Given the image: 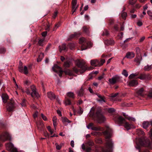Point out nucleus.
I'll list each match as a JSON object with an SVG mask.
<instances>
[{"label":"nucleus","instance_id":"1","mask_svg":"<svg viewBox=\"0 0 152 152\" xmlns=\"http://www.w3.org/2000/svg\"><path fill=\"white\" fill-rule=\"evenodd\" d=\"M104 134L105 136L106 142L104 148H102V152H110L113 147V143L110 138L112 134L111 130L108 129Z\"/></svg>","mask_w":152,"mask_h":152},{"label":"nucleus","instance_id":"2","mask_svg":"<svg viewBox=\"0 0 152 152\" xmlns=\"http://www.w3.org/2000/svg\"><path fill=\"white\" fill-rule=\"evenodd\" d=\"M75 63L77 65L80 67L82 70H79L76 68L74 67L73 68V70L75 72L77 73L79 72L82 73L85 71L86 68L84 66V65L85 63L84 61L78 59L76 61Z\"/></svg>","mask_w":152,"mask_h":152},{"label":"nucleus","instance_id":"3","mask_svg":"<svg viewBox=\"0 0 152 152\" xmlns=\"http://www.w3.org/2000/svg\"><path fill=\"white\" fill-rule=\"evenodd\" d=\"M96 116L97 117L98 121L99 123L102 122L104 121L106 119L105 117L101 113L100 110H98L96 113Z\"/></svg>","mask_w":152,"mask_h":152},{"label":"nucleus","instance_id":"4","mask_svg":"<svg viewBox=\"0 0 152 152\" xmlns=\"http://www.w3.org/2000/svg\"><path fill=\"white\" fill-rule=\"evenodd\" d=\"M31 89L32 91L31 93V96L33 98L36 97L37 98L39 97V95L36 91V88L34 85H32L31 86Z\"/></svg>","mask_w":152,"mask_h":152},{"label":"nucleus","instance_id":"5","mask_svg":"<svg viewBox=\"0 0 152 152\" xmlns=\"http://www.w3.org/2000/svg\"><path fill=\"white\" fill-rule=\"evenodd\" d=\"M53 70L56 73H58L59 76L61 77L63 71L61 70V68L57 65H54L52 68Z\"/></svg>","mask_w":152,"mask_h":152},{"label":"nucleus","instance_id":"6","mask_svg":"<svg viewBox=\"0 0 152 152\" xmlns=\"http://www.w3.org/2000/svg\"><path fill=\"white\" fill-rule=\"evenodd\" d=\"M0 138L3 142H4L8 139L10 141L11 140V137L7 132H5L2 134L0 136Z\"/></svg>","mask_w":152,"mask_h":152},{"label":"nucleus","instance_id":"7","mask_svg":"<svg viewBox=\"0 0 152 152\" xmlns=\"http://www.w3.org/2000/svg\"><path fill=\"white\" fill-rule=\"evenodd\" d=\"M86 127L88 129H91L95 131H102L103 130L99 126H94V124L93 123H91L89 124Z\"/></svg>","mask_w":152,"mask_h":152},{"label":"nucleus","instance_id":"8","mask_svg":"<svg viewBox=\"0 0 152 152\" xmlns=\"http://www.w3.org/2000/svg\"><path fill=\"white\" fill-rule=\"evenodd\" d=\"M15 107L14 102L13 101L11 100L10 102L8 103L7 106V110L11 112L12 111Z\"/></svg>","mask_w":152,"mask_h":152},{"label":"nucleus","instance_id":"9","mask_svg":"<svg viewBox=\"0 0 152 152\" xmlns=\"http://www.w3.org/2000/svg\"><path fill=\"white\" fill-rule=\"evenodd\" d=\"M72 12L73 15L78 7V5L77 4V1L72 0Z\"/></svg>","mask_w":152,"mask_h":152},{"label":"nucleus","instance_id":"10","mask_svg":"<svg viewBox=\"0 0 152 152\" xmlns=\"http://www.w3.org/2000/svg\"><path fill=\"white\" fill-rule=\"evenodd\" d=\"M138 78L141 80L148 79L150 78V76L149 74H141L138 77Z\"/></svg>","mask_w":152,"mask_h":152},{"label":"nucleus","instance_id":"11","mask_svg":"<svg viewBox=\"0 0 152 152\" xmlns=\"http://www.w3.org/2000/svg\"><path fill=\"white\" fill-rule=\"evenodd\" d=\"M118 78L119 77L117 75H116L113 77L111 78L109 80V81L110 84H113L116 83Z\"/></svg>","mask_w":152,"mask_h":152},{"label":"nucleus","instance_id":"12","mask_svg":"<svg viewBox=\"0 0 152 152\" xmlns=\"http://www.w3.org/2000/svg\"><path fill=\"white\" fill-rule=\"evenodd\" d=\"M92 66H99V61L97 60H91L90 62Z\"/></svg>","mask_w":152,"mask_h":152},{"label":"nucleus","instance_id":"13","mask_svg":"<svg viewBox=\"0 0 152 152\" xmlns=\"http://www.w3.org/2000/svg\"><path fill=\"white\" fill-rule=\"evenodd\" d=\"M123 126L127 130H129L132 128V125L131 124H129L126 121L124 122Z\"/></svg>","mask_w":152,"mask_h":152},{"label":"nucleus","instance_id":"14","mask_svg":"<svg viewBox=\"0 0 152 152\" xmlns=\"http://www.w3.org/2000/svg\"><path fill=\"white\" fill-rule=\"evenodd\" d=\"M6 146L7 149L10 151L14 148L13 144L11 142L6 144Z\"/></svg>","mask_w":152,"mask_h":152},{"label":"nucleus","instance_id":"15","mask_svg":"<svg viewBox=\"0 0 152 152\" xmlns=\"http://www.w3.org/2000/svg\"><path fill=\"white\" fill-rule=\"evenodd\" d=\"M138 83V82L136 80H132L129 82L128 85L130 86H134L137 85Z\"/></svg>","mask_w":152,"mask_h":152},{"label":"nucleus","instance_id":"16","mask_svg":"<svg viewBox=\"0 0 152 152\" xmlns=\"http://www.w3.org/2000/svg\"><path fill=\"white\" fill-rule=\"evenodd\" d=\"M47 96L48 98L51 100H53L55 99V94L51 92H48L47 93Z\"/></svg>","mask_w":152,"mask_h":152},{"label":"nucleus","instance_id":"17","mask_svg":"<svg viewBox=\"0 0 152 152\" xmlns=\"http://www.w3.org/2000/svg\"><path fill=\"white\" fill-rule=\"evenodd\" d=\"M142 59V57L141 56H138L135 58L134 61L137 63V65H139L140 64V61Z\"/></svg>","mask_w":152,"mask_h":152},{"label":"nucleus","instance_id":"18","mask_svg":"<svg viewBox=\"0 0 152 152\" xmlns=\"http://www.w3.org/2000/svg\"><path fill=\"white\" fill-rule=\"evenodd\" d=\"M1 98L3 100V102L5 103L7 102V100L8 99V96L6 94H3L1 96Z\"/></svg>","mask_w":152,"mask_h":152},{"label":"nucleus","instance_id":"19","mask_svg":"<svg viewBox=\"0 0 152 152\" xmlns=\"http://www.w3.org/2000/svg\"><path fill=\"white\" fill-rule=\"evenodd\" d=\"M134 57V54L133 52H128L126 54V57L129 58H132Z\"/></svg>","mask_w":152,"mask_h":152},{"label":"nucleus","instance_id":"20","mask_svg":"<svg viewBox=\"0 0 152 152\" xmlns=\"http://www.w3.org/2000/svg\"><path fill=\"white\" fill-rule=\"evenodd\" d=\"M142 125L143 128L146 129L150 125V123L148 121H144L143 122Z\"/></svg>","mask_w":152,"mask_h":152},{"label":"nucleus","instance_id":"21","mask_svg":"<svg viewBox=\"0 0 152 152\" xmlns=\"http://www.w3.org/2000/svg\"><path fill=\"white\" fill-rule=\"evenodd\" d=\"M136 144L137 145V146L136 147V148L137 149H139L140 148V145H143L142 143L141 140L139 139H137L136 140Z\"/></svg>","mask_w":152,"mask_h":152},{"label":"nucleus","instance_id":"22","mask_svg":"<svg viewBox=\"0 0 152 152\" xmlns=\"http://www.w3.org/2000/svg\"><path fill=\"white\" fill-rule=\"evenodd\" d=\"M118 119L119 123L121 124H124V122L125 121V119L121 116H119L118 117Z\"/></svg>","mask_w":152,"mask_h":152},{"label":"nucleus","instance_id":"23","mask_svg":"<svg viewBox=\"0 0 152 152\" xmlns=\"http://www.w3.org/2000/svg\"><path fill=\"white\" fill-rule=\"evenodd\" d=\"M57 119L56 117L54 116L53 117V125L54 126L55 129H56V126H57Z\"/></svg>","mask_w":152,"mask_h":152},{"label":"nucleus","instance_id":"24","mask_svg":"<svg viewBox=\"0 0 152 152\" xmlns=\"http://www.w3.org/2000/svg\"><path fill=\"white\" fill-rule=\"evenodd\" d=\"M59 48L60 52H61L62 50H65L66 48V44H63L61 46H59Z\"/></svg>","mask_w":152,"mask_h":152},{"label":"nucleus","instance_id":"25","mask_svg":"<svg viewBox=\"0 0 152 152\" xmlns=\"http://www.w3.org/2000/svg\"><path fill=\"white\" fill-rule=\"evenodd\" d=\"M44 53H41L37 60V61L38 62H40L44 58Z\"/></svg>","mask_w":152,"mask_h":152},{"label":"nucleus","instance_id":"26","mask_svg":"<svg viewBox=\"0 0 152 152\" xmlns=\"http://www.w3.org/2000/svg\"><path fill=\"white\" fill-rule=\"evenodd\" d=\"M67 96L72 98H74V94L72 92H69L67 93Z\"/></svg>","mask_w":152,"mask_h":152},{"label":"nucleus","instance_id":"27","mask_svg":"<svg viewBox=\"0 0 152 152\" xmlns=\"http://www.w3.org/2000/svg\"><path fill=\"white\" fill-rule=\"evenodd\" d=\"M105 97L104 96H103V97L100 99H99L97 100L98 102L99 103L101 104H102L104 102H105Z\"/></svg>","mask_w":152,"mask_h":152},{"label":"nucleus","instance_id":"28","mask_svg":"<svg viewBox=\"0 0 152 152\" xmlns=\"http://www.w3.org/2000/svg\"><path fill=\"white\" fill-rule=\"evenodd\" d=\"M55 145L56 149L57 150H59L61 149L62 145H63V144L61 143L60 145H58L57 143H56L55 144Z\"/></svg>","mask_w":152,"mask_h":152},{"label":"nucleus","instance_id":"29","mask_svg":"<svg viewBox=\"0 0 152 152\" xmlns=\"http://www.w3.org/2000/svg\"><path fill=\"white\" fill-rule=\"evenodd\" d=\"M152 68L151 65H147L144 67V69L145 71H149Z\"/></svg>","mask_w":152,"mask_h":152},{"label":"nucleus","instance_id":"30","mask_svg":"<svg viewBox=\"0 0 152 152\" xmlns=\"http://www.w3.org/2000/svg\"><path fill=\"white\" fill-rule=\"evenodd\" d=\"M121 16L123 19H125L127 16V14L125 12H122L121 13Z\"/></svg>","mask_w":152,"mask_h":152},{"label":"nucleus","instance_id":"31","mask_svg":"<svg viewBox=\"0 0 152 152\" xmlns=\"http://www.w3.org/2000/svg\"><path fill=\"white\" fill-rule=\"evenodd\" d=\"M6 51V50L5 48L2 47L0 48V54H4L5 53Z\"/></svg>","mask_w":152,"mask_h":152},{"label":"nucleus","instance_id":"32","mask_svg":"<svg viewBox=\"0 0 152 152\" xmlns=\"http://www.w3.org/2000/svg\"><path fill=\"white\" fill-rule=\"evenodd\" d=\"M78 94L79 96H82L83 94V90L82 88H81L80 90L78 92Z\"/></svg>","mask_w":152,"mask_h":152},{"label":"nucleus","instance_id":"33","mask_svg":"<svg viewBox=\"0 0 152 152\" xmlns=\"http://www.w3.org/2000/svg\"><path fill=\"white\" fill-rule=\"evenodd\" d=\"M80 35V33H75L73 34H72L70 36V38H73L75 36H78Z\"/></svg>","mask_w":152,"mask_h":152},{"label":"nucleus","instance_id":"34","mask_svg":"<svg viewBox=\"0 0 152 152\" xmlns=\"http://www.w3.org/2000/svg\"><path fill=\"white\" fill-rule=\"evenodd\" d=\"M61 120L63 124H65V125H66V118L65 117H62Z\"/></svg>","mask_w":152,"mask_h":152},{"label":"nucleus","instance_id":"35","mask_svg":"<svg viewBox=\"0 0 152 152\" xmlns=\"http://www.w3.org/2000/svg\"><path fill=\"white\" fill-rule=\"evenodd\" d=\"M72 61L73 60L72 59H69L68 60H67V67L72 65Z\"/></svg>","mask_w":152,"mask_h":152},{"label":"nucleus","instance_id":"36","mask_svg":"<svg viewBox=\"0 0 152 152\" xmlns=\"http://www.w3.org/2000/svg\"><path fill=\"white\" fill-rule=\"evenodd\" d=\"M68 75L70 76H72L74 75L73 72L70 70H67V75Z\"/></svg>","mask_w":152,"mask_h":152},{"label":"nucleus","instance_id":"37","mask_svg":"<svg viewBox=\"0 0 152 152\" xmlns=\"http://www.w3.org/2000/svg\"><path fill=\"white\" fill-rule=\"evenodd\" d=\"M44 40L43 39H40L39 40L38 42V45L40 46H42L43 45V42Z\"/></svg>","mask_w":152,"mask_h":152},{"label":"nucleus","instance_id":"38","mask_svg":"<svg viewBox=\"0 0 152 152\" xmlns=\"http://www.w3.org/2000/svg\"><path fill=\"white\" fill-rule=\"evenodd\" d=\"M23 71H24V74L25 75H27L28 73V71L26 66H24Z\"/></svg>","mask_w":152,"mask_h":152},{"label":"nucleus","instance_id":"39","mask_svg":"<svg viewBox=\"0 0 152 152\" xmlns=\"http://www.w3.org/2000/svg\"><path fill=\"white\" fill-rule=\"evenodd\" d=\"M18 69L19 71L20 72H23V69L22 63H21V65H19L18 66Z\"/></svg>","mask_w":152,"mask_h":152},{"label":"nucleus","instance_id":"40","mask_svg":"<svg viewBox=\"0 0 152 152\" xmlns=\"http://www.w3.org/2000/svg\"><path fill=\"white\" fill-rule=\"evenodd\" d=\"M137 75V74L136 73H133L131 74L129 77V79H132L135 76Z\"/></svg>","mask_w":152,"mask_h":152},{"label":"nucleus","instance_id":"41","mask_svg":"<svg viewBox=\"0 0 152 152\" xmlns=\"http://www.w3.org/2000/svg\"><path fill=\"white\" fill-rule=\"evenodd\" d=\"M122 73L123 75H124L126 77H127L128 76V73L127 71L125 70H123Z\"/></svg>","mask_w":152,"mask_h":152},{"label":"nucleus","instance_id":"42","mask_svg":"<svg viewBox=\"0 0 152 152\" xmlns=\"http://www.w3.org/2000/svg\"><path fill=\"white\" fill-rule=\"evenodd\" d=\"M144 89L143 88H141L140 89H139L138 91L137 92V93L140 95H141Z\"/></svg>","mask_w":152,"mask_h":152},{"label":"nucleus","instance_id":"43","mask_svg":"<svg viewBox=\"0 0 152 152\" xmlns=\"http://www.w3.org/2000/svg\"><path fill=\"white\" fill-rule=\"evenodd\" d=\"M137 132L139 134V135H143L144 134V132L140 129H138V130H137Z\"/></svg>","mask_w":152,"mask_h":152},{"label":"nucleus","instance_id":"44","mask_svg":"<svg viewBox=\"0 0 152 152\" xmlns=\"http://www.w3.org/2000/svg\"><path fill=\"white\" fill-rule=\"evenodd\" d=\"M86 40V39L83 37L80 38L79 42L80 43L82 44Z\"/></svg>","mask_w":152,"mask_h":152},{"label":"nucleus","instance_id":"45","mask_svg":"<svg viewBox=\"0 0 152 152\" xmlns=\"http://www.w3.org/2000/svg\"><path fill=\"white\" fill-rule=\"evenodd\" d=\"M115 110L113 108H110L108 109V111L109 113H113L115 111Z\"/></svg>","mask_w":152,"mask_h":152},{"label":"nucleus","instance_id":"46","mask_svg":"<svg viewBox=\"0 0 152 152\" xmlns=\"http://www.w3.org/2000/svg\"><path fill=\"white\" fill-rule=\"evenodd\" d=\"M137 0H129L130 4L132 5L134 4L136 2Z\"/></svg>","mask_w":152,"mask_h":152},{"label":"nucleus","instance_id":"47","mask_svg":"<svg viewBox=\"0 0 152 152\" xmlns=\"http://www.w3.org/2000/svg\"><path fill=\"white\" fill-rule=\"evenodd\" d=\"M105 60L104 59H102L100 62H99V66H101L103 65V64L105 62Z\"/></svg>","mask_w":152,"mask_h":152},{"label":"nucleus","instance_id":"48","mask_svg":"<svg viewBox=\"0 0 152 152\" xmlns=\"http://www.w3.org/2000/svg\"><path fill=\"white\" fill-rule=\"evenodd\" d=\"M51 46V44H49L46 47V48L45 49V51H48L50 48V47Z\"/></svg>","mask_w":152,"mask_h":152},{"label":"nucleus","instance_id":"49","mask_svg":"<svg viewBox=\"0 0 152 152\" xmlns=\"http://www.w3.org/2000/svg\"><path fill=\"white\" fill-rule=\"evenodd\" d=\"M137 24L138 26H140L142 25V23L141 21L139 20L137 22Z\"/></svg>","mask_w":152,"mask_h":152},{"label":"nucleus","instance_id":"50","mask_svg":"<svg viewBox=\"0 0 152 152\" xmlns=\"http://www.w3.org/2000/svg\"><path fill=\"white\" fill-rule=\"evenodd\" d=\"M58 12L56 11H55L54 12V14H53V18H55L57 16V14H58Z\"/></svg>","mask_w":152,"mask_h":152},{"label":"nucleus","instance_id":"51","mask_svg":"<svg viewBox=\"0 0 152 152\" xmlns=\"http://www.w3.org/2000/svg\"><path fill=\"white\" fill-rule=\"evenodd\" d=\"M60 26V24L59 23H57L55 25L54 28L53 30H56L57 28H58Z\"/></svg>","mask_w":152,"mask_h":152},{"label":"nucleus","instance_id":"52","mask_svg":"<svg viewBox=\"0 0 152 152\" xmlns=\"http://www.w3.org/2000/svg\"><path fill=\"white\" fill-rule=\"evenodd\" d=\"M30 83V82L28 80H26L24 81V84L26 85H29Z\"/></svg>","mask_w":152,"mask_h":152},{"label":"nucleus","instance_id":"53","mask_svg":"<svg viewBox=\"0 0 152 152\" xmlns=\"http://www.w3.org/2000/svg\"><path fill=\"white\" fill-rule=\"evenodd\" d=\"M136 51L137 54L140 53V49L138 47L136 48Z\"/></svg>","mask_w":152,"mask_h":152},{"label":"nucleus","instance_id":"54","mask_svg":"<svg viewBox=\"0 0 152 152\" xmlns=\"http://www.w3.org/2000/svg\"><path fill=\"white\" fill-rule=\"evenodd\" d=\"M87 48V47H85V46L83 45L81 46V50H85Z\"/></svg>","mask_w":152,"mask_h":152},{"label":"nucleus","instance_id":"55","mask_svg":"<svg viewBox=\"0 0 152 152\" xmlns=\"http://www.w3.org/2000/svg\"><path fill=\"white\" fill-rule=\"evenodd\" d=\"M87 45L88 48H89L92 46V44L91 42H89L87 43Z\"/></svg>","mask_w":152,"mask_h":152},{"label":"nucleus","instance_id":"56","mask_svg":"<svg viewBox=\"0 0 152 152\" xmlns=\"http://www.w3.org/2000/svg\"><path fill=\"white\" fill-rule=\"evenodd\" d=\"M41 116L42 119L45 121L47 120V118L46 116H45L43 114H41Z\"/></svg>","mask_w":152,"mask_h":152},{"label":"nucleus","instance_id":"57","mask_svg":"<svg viewBox=\"0 0 152 152\" xmlns=\"http://www.w3.org/2000/svg\"><path fill=\"white\" fill-rule=\"evenodd\" d=\"M10 151L11 152H18L17 149L14 147L12 148Z\"/></svg>","mask_w":152,"mask_h":152},{"label":"nucleus","instance_id":"58","mask_svg":"<svg viewBox=\"0 0 152 152\" xmlns=\"http://www.w3.org/2000/svg\"><path fill=\"white\" fill-rule=\"evenodd\" d=\"M77 113L80 115L82 114L83 113V110L81 109L80 108L78 110Z\"/></svg>","mask_w":152,"mask_h":152},{"label":"nucleus","instance_id":"59","mask_svg":"<svg viewBox=\"0 0 152 152\" xmlns=\"http://www.w3.org/2000/svg\"><path fill=\"white\" fill-rule=\"evenodd\" d=\"M47 34V31H44L42 32V36L43 37H45Z\"/></svg>","mask_w":152,"mask_h":152},{"label":"nucleus","instance_id":"60","mask_svg":"<svg viewBox=\"0 0 152 152\" xmlns=\"http://www.w3.org/2000/svg\"><path fill=\"white\" fill-rule=\"evenodd\" d=\"M109 34V32L107 31H105L103 33V35L106 36H107Z\"/></svg>","mask_w":152,"mask_h":152},{"label":"nucleus","instance_id":"61","mask_svg":"<svg viewBox=\"0 0 152 152\" xmlns=\"http://www.w3.org/2000/svg\"><path fill=\"white\" fill-rule=\"evenodd\" d=\"M25 92L28 95H31V93L30 92V91L28 89H27L25 91Z\"/></svg>","mask_w":152,"mask_h":152},{"label":"nucleus","instance_id":"62","mask_svg":"<svg viewBox=\"0 0 152 152\" xmlns=\"http://www.w3.org/2000/svg\"><path fill=\"white\" fill-rule=\"evenodd\" d=\"M87 144L88 145L90 146H92L93 145V142L91 141H89L87 143Z\"/></svg>","mask_w":152,"mask_h":152},{"label":"nucleus","instance_id":"63","mask_svg":"<svg viewBox=\"0 0 152 152\" xmlns=\"http://www.w3.org/2000/svg\"><path fill=\"white\" fill-rule=\"evenodd\" d=\"M147 14L148 15L150 16V17L152 15V12L150 10L148 11H147Z\"/></svg>","mask_w":152,"mask_h":152},{"label":"nucleus","instance_id":"64","mask_svg":"<svg viewBox=\"0 0 152 152\" xmlns=\"http://www.w3.org/2000/svg\"><path fill=\"white\" fill-rule=\"evenodd\" d=\"M149 136L151 139H152V129L150 130V133L149 134Z\"/></svg>","mask_w":152,"mask_h":152}]
</instances>
